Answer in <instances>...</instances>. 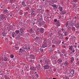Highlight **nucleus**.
I'll use <instances>...</instances> for the list:
<instances>
[{"label": "nucleus", "mask_w": 79, "mask_h": 79, "mask_svg": "<svg viewBox=\"0 0 79 79\" xmlns=\"http://www.w3.org/2000/svg\"><path fill=\"white\" fill-rule=\"evenodd\" d=\"M70 73H71V74H74V70L71 71Z\"/></svg>", "instance_id": "cd10ccee"}, {"label": "nucleus", "mask_w": 79, "mask_h": 79, "mask_svg": "<svg viewBox=\"0 0 79 79\" xmlns=\"http://www.w3.org/2000/svg\"><path fill=\"white\" fill-rule=\"evenodd\" d=\"M28 61H30V62H31V63H35V61H33L32 60H31V57L29 58L28 59Z\"/></svg>", "instance_id": "9d476101"}, {"label": "nucleus", "mask_w": 79, "mask_h": 79, "mask_svg": "<svg viewBox=\"0 0 79 79\" xmlns=\"http://www.w3.org/2000/svg\"><path fill=\"white\" fill-rule=\"evenodd\" d=\"M19 53H22V49H20V50L19 51Z\"/></svg>", "instance_id": "c9c22d12"}, {"label": "nucleus", "mask_w": 79, "mask_h": 79, "mask_svg": "<svg viewBox=\"0 0 79 79\" xmlns=\"http://www.w3.org/2000/svg\"><path fill=\"white\" fill-rule=\"evenodd\" d=\"M50 68V66L49 65L46 64L45 66H44V69H48L49 68Z\"/></svg>", "instance_id": "0eeeda50"}, {"label": "nucleus", "mask_w": 79, "mask_h": 79, "mask_svg": "<svg viewBox=\"0 0 79 79\" xmlns=\"http://www.w3.org/2000/svg\"><path fill=\"white\" fill-rule=\"evenodd\" d=\"M13 26H16V25L15 23H14V24H13Z\"/></svg>", "instance_id": "13d9d810"}, {"label": "nucleus", "mask_w": 79, "mask_h": 79, "mask_svg": "<svg viewBox=\"0 0 79 79\" xmlns=\"http://www.w3.org/2000/svg\"><path fill=\"white\" fill-rule=\"evenodd\" d=\"M40 51H41V52H44V49L41 48L40 49Z\"/></svg>", "instance_id": "f704fd0d"}, {"label": "nucleus", "mask_w": 79, "mask_h": 79, "mask_svg": "<svg viewBox=\"0 0 79 79\" xmlns=\"http://www.w3.org/2000/svg\"><path fill=\"white\" fill-rule=\"evenodd\" d=\"M57 52L58 53H59V54H60V53H61V52H60V50H58Z\"/></svg>", "instance_id": "ea45409f"}, {"label": "nucleus", "mask_w": 79, "mask_h": 79, "mask_svg": "<svg viewBox=\"0 0 79 79\" xmlns=\"http://www.w3.org/2000/svg\"><path fill=\"white\" fill-rule=\"evenodd\" d=\"M20 37L19 36V35H18V39H20Z\"/></svg>", "instance_id": "6e6d98bb"}, {"label": "nucleus", "mask_w": 79, "mask_h": 79, "mask_svg": "<svg viewBox=\"0 0 79 79\" xmlns=\"http://www.w3.org/2000/svg\"><path fill=\"white\" fill-rule=\"evenodd\" d=\"M69 24V23L68 22H67L65 24V26H68V24Z\"/></svg>", "instance_id": "a19ab883"}, {"label": "nucleus", "mask_w": 79, "mask_h": 79, "mask_svg": "<svg viewBox=\"0 0 79 79\" xmlns=\"http://www.w3.org/2000/svg\"><path fill=\"white\" fill-rule=\"evenodd\" d=\"M51 6L53 7L54 10H57V6L56 5H52Z\"/></svg>", "instance_id": "20e7f679"}, {"label": "nucleus", "mask_w": 79, "mask_h": 79, "mask_svg": "<svg viewBox=\"0 0 79 79\" xmlns=\"http://www.w3.org/2000/svg\"><path fill=\"white\" fill-rule=\"evenodd\" d=\"M4 76L5 77V79H8V78L6 77V75H5Z\"/></svg>", "instance_id": "603ef678"}, {"label": "nucleus", "mask_w": 79, "mask_h": 79, "mask_svg": "<svg viewBox=\"0 0 79 79\" xmlns=\"http://www.w3.org/2000/svg\"><path fill=\"white\" fill-rule=\"evenodd\" d=\"M49 51L50 52H52V51H53V50L52 49H50L49 50Z\"/></svg>", "instance_id": "a18cd8bd"}, {"label": "nucleus", "mask_w": 79, "mask_h": 79, "mask_svg": "<svg viewBox=\"0 0 79 79\" xmlns=\"http://www.w3.org/2000/svg\"><path fill=\"white\" fill-rule=\"evenodd\" d=\"M61 31H62V32H64V29H63V28H62Z\"/></svg>", "instance_id": "3c124183"}, {"label": "nucleus", "mask_w": 79, "mask_h": 79, "mask_svg": "<svg viewBox=\"0 0 79 79\" xmlns=\"http://www.w3.org/2000/svg\"><path fill=\"white\" fill-rule=\"evenodd\" d=\"M73 1H74V2H77L78 0H73Z\"/></svg>", "instance_id": "49530a36"}, {"label": "nucleus", "mask_w": 79, "mask_h": 79, "mask_svg": "<svg viewBox=\"0 0 79 79\" xmlns=\"http://www.w3.org/2000/svg\"><path fill=\"white\" fill-rule=\"evenodd\" d=\"M12 37H13V38H15V36L13 35H12Z\"/></svg>", "instance_id": "e2e57ef3"}, {"label": "nucleus", "mask_w": 79, "mask_h": 79, "mask_svg": "<svg viewBox=\"0 0 79 79\" xmlns=\"http://www.w3.org/2000/svg\"><path fill=\"white\" fill-rule=\"evenodd\" d=\"M52 79H56V78H52Z\"/></svg>", "instance_id": "774afa93"}, {"label": "nucleus", "mask_w": 79, "mask_h": 79, "mask_svg": "<svg viewBox=\"0 0 79 79\" xmlns=\"http://www.w3.org/2000/svg\"><path fill=\"white\" fill-rule=\"evenodd\" d=\"M75 27H76L77 29H79V22L77 24L75 25Z\"/></svg>", "instance_id": "4468645a"}, {"label": "nucleus", "mask_w": 79, "mask_h": 79, "mask_svg": "<svg viewBox=\"0 0 79 79\" xmlns=\"http://www.w3.org/2000/svg\"><path fill=\"white\" fill-rule=\"evenodd\" d=\"M68 35V34L67 33H66V34H64V36H66Z\"/></svg>", "instance_id": "4d7b16f0"}, {"label": "nucleus", "mask_w": 79, "mask_h": 79, "mask_svg": "<svg viewBox=\"0 0 79 79\" xmlns=\"http://www.w3.org/2000/svg\"><path fill=\"white\" fill-rule=\"evenodd\" d=\"M10 58H13L14 57V56L13 54H11L10 56Z\"/></svg>", "instance_id": "473e14b6"}, {"label": "nucleus", "mask_w": 79, "mask_h": 79, "mask_svg": "<svg viewBox=\"0 0 79 79\" xmlns=\"http://www.w3.org/2000/svg\"><path fill=\"white\" fill-rule=\"evenodd\" d=\"M39 40L40 41L41 40V37H39Z\"/></svg>", "instance_id": "de8ad7c7"}, {"label": "nucleus", "mask_w": 79, "mask_h": 79, "mask_svg": "<svg viewBox=\"0 0 79 79\" xmlns=\"http://www.w3.org/2000/svg\"><path fill=\"white\" fill-rule=\"evenodd\" d=\"M1 19H4L5 18H6V15L5 14H1Z\"/></svg>", "instance_id": "f03ea898"}, {"label": "nucleus", "mask_w": 79, "mask_h": 79, "mask_svg": "<svg viewBox=\"0 0 79 79\" xmlns=\"http://www.w3.org/2000/svg\"><path fill=\"white\" fill-rule=\"evenodd\" d=\"M75 52V50H73V53H74Z\"/></svg>", "instance_id": "0e129e2a"}, {"label": "nucleus", "mask_w": 79, "mask_h": 79, "mask_svg": "<svg viewBox=\"0 0 79 79\" xmlns=\"http://www.w3.org/2000/svg\"><path fill=\"white\" fill-rule=\"evenodd\" d=\"M42 47L43 48H45V47H47V45L46 44L44 43L42 46Z\"/></svg>", "instance_id": "412c9836"}, {"label": "nucleus", "mask_w": 79, "mask_h": 79, "mask_svg": "<svg viewBox=\"0 0 79 79\" xmlns=\"http://www.w3.org/2000/svg\"><path fill=\"white\" fill-rule=\"evenodd\" d=\"M16 35V34L15 33V32H14L12 33V35H14L15 36Z\"/></svg>", "instance_id": "79ce46f5"}, {"label": "nucleus", "mask_w": 79, "mask_h": 79, "mask_svg": "<svg viewBox=\"0 0 79 79\" xmlns=\"http://www.w3.org/2000/svg\"><path fill=\"white\" fill-rule=\"evenodd\" d=\"M36 68H37L38 70H40V68H41L40 65V64H38L37 66L36 67Z\"/></svg>", "instance_id": "f8f14e48"}, {"label": "nucleus", "mask_w": 79, "mask_h": 79, "mask_svg": "<svg viewBox=\"0 0 79 79\" xmlns=\"http://www.w3.org/2000/svg\"><path fill=\"white\" fill-rule=\"evenodd\" d=\"M65 79H69V77H65Z\"/></svg>", "instance_id": "09e8293b"}, {"label": "nucleus", "mask_w": 79, "mask_h": 79, "mask_svg": "<svg viewBox=\"0 0 79 79\" xmlns=\"http://www.w3.org/2000/svg\"><path fill=\"white\" fill-rule=\"evenodd\" d=\"M15 32L16 34L18 35L19 34V30H16L15 31Z\"/></svg>", "instance_id": "4be33fe9"}, {"label": "nucleus", "mask_w": 79, "mask_h": 79, "mask_svg": "<svg viewBox=\"0 0 79 79\" xmlns=\"http://www.w3.org/2000/svg\"><path fill=\"white\" fill-rule=\"evenodd\" d=\"M15 48H16V50H18V49H19V47H16Z\"/></svg>", "instance_id": "8fccbe9b"}, {"label": "nucleus", "mask_w": 79, "mask_h": 79, "mask_svg": "<svg viewBox=\"0 0 79 79\" xmlns=\"http://www.w3.org/2000/svg\"><path fill=\"white\" fill-rule=\"evenodd\" d=\"M2 64V66L4 67V68H6V67H7V64H6V63H3Z\"/></svg>", "instance_id": "1a4fd4ad"}, {"label": "nucleus", "mask_w": 79, "mask_h": 79, "mask_svg": "<svg viewBox=\"0 0 79 79\" xmlns=\"http://www.w3.org/2000/svg\"><path fill=\"white\" fill-rule=\"evenodd\" d=\"M62 52H63V53H64V50L62 51Z\"/></svg>", "instance_id": "69168bd1"}, {"label": "nucleus", "mask_w": 79, "mask_h": 79, "mask_svg": "<svg viewBox=\"0 0 79 79\" xmlns=\"http://www.w3.org/2000/svg\"><path fill=\"white\" fill-rule=\"evenodd\" d=\"M26 49H27V50H29L30 49V48H26Z\"/></svg>", "instance_id": "5fc2aeb1"}, {"label": "nucleus", "mask_w": 79, "mask_h": 79, "mask_svg": "<svg viewBox=\"0 0 79 79\" xmlns=\"http://www.w3.org/2000/svg\"><path fill=\"white\" fill-rule=\"evenodd\" d=\"M59 8L60 10H63V7H62L60 6H59Z\"/></svg>", "instance_id": "c756f323"}, {"label": "nucleus", "mask_w": 79, "mask_h": 79, "mask_svg": "<svg viewBox=\"0 0 79 79\" xmlns=\"http://www.w3.org/2000/svg\"><path fill=\"white\" fill-rule=\"evenodd\" d=\"M35 74H37V72H35Z\"/></svg>", "instance_id": "052dcab7"}, {"label": "nucleus", "mask_w": 79, "mask_h": 79, "mask_svg": "<svg viewBox=\"0 0 79 79\" xmlns=\"http://www.w3.org/2000/svg\"><path fill=\"white\" fill-rule=\"evenodd\" d=\"M62 60L61 59H59L57 60L58 63H61V62H62Z\"/></svg>", "instance_id": "dca6fc26"}, {"label": "nucleus", "mask_w": 79, "mask_h": 79, "mask_svg": "<svg viewBox=\"0 0 79 79\" xmlns=\"http://www.w3.org/2000/svg\"><path fill=\"white\" fill-rule=\"evenodd\" d=\"M69 49L70 50H72V49H73V46L71 45L70 47L69 48Z\"/></svg>", "instance_id": "c85d7f7f"}, {"label": "nucleus", "mask_w": 79, "mask_h": 79, "mask_svg": "<svg viewBox=\"0 0 79 79\" xmlns=\"http://www.w3.org/2000/svg\"><path fill=\"white\" fill-rule=\"evenodd\" d=\"M74 58H73V57H71V62H72V63H73V61H74Z\"/></svg>", "instance_id": "a878e982"}, {"label": "nucleus", "mask_w": 79, "mask_h": 79, "mask_svg": "<svg viewBox=\"0 0 79 79\" xmlns=\"http://www.w3.org/2000/svg\"><path fill=\"white\" fill-rule=\"evenodd\" d=\"M58 36L60 37V38H63V34H61L60 32H58Z\"/></svg>", "instance_id": "7ed1b4c3"}, {"label": "nucleus", "mask_w": 79, "mask_h": 79, "mask_svg": "<svg viewBox=\"0 0 79 79\" xmlns=\"http://www.w3.org/2000/svg\"><path fill=\"white\" fill-rule=\"evenodd\" d=\"M7 11H8L7 10H3V13L4 14H6V13H7Z\"/></svg>", "instance_id": "b1692460"}, {"label": "nucleus", "mask_w": 79, "mask_h": 79, "mask_svg": "<svg viewBox=\"0 0 79 79\" xmlns=\"http://www.w3.org/2000/svg\"><path fill=\"white\" fill-rule=\"evenodd\" d=\"M54 21L55 22V23H56L57 22V19H55Z\"/></svg>", "instance_id": "37998d69"}, {"label": "nucleus", "mask_w": 79, "mask_h": 79, "mask_svg": "<svg viewBox=\"0 0 79 79\" xmlns=\"http://www.w3.org/2000/svg\"><path fill=\"white\" fill-rule=\"evenodd\" d=\"M44 61L45 62V64H50V60L47 58H44Z\"/></svg>", "instance_id": "f257e3e1"}, {"label": "nucleus", "mask_w": 79, "mask_h": 79, "mask_svg": "<svg viewBox=\"0 0 79 79\" xmlns=\"http://www.w3.org/2000/svg\"><path fill=\"white\" fill-rule=\"evenodd\" d=\"M2 35L4 36V37H5V36H6V33L4 32L2 34Z\"/></svg>", "instance_id": "2f4dec72"}, {"label": "nucleus", "mask_w": 79, "mask_h": 79, "mask_svg": "<svg viewBox=\"0 0 79 79\" xmlns=\"http://www.w3.org/2000/svg\"><path fill=\"white\" fill-rule=\"evenodd\" d=\"M39 37H36L35 38V40H39Z\"/></svg>", "instance_id": "4c0bfd02"}, {"label": "nucleus", "mask_w": 79, "mask_h": 79, "mask_svg": "<svg viewBox=\"0 0 79 79\" xmlns=\"http://www.w3.org/2000/svg\"><path fill=\"white\" fill-rule=\"evenodd\" d=\"M61 14H62L63 15H64V14H66V12H65V11L64 12L63 11H62L61 12Z\"/></svg>", "instance_id": "7c9ffc66"}, {"label": "nucleus", "mask_w": 79, "mask_h": 79, "mask_svg": "<svg viewBox=\"0 0 79 79\" xmlns=\"http://www.w3.org/2000/svg\"><path fill=\"white\" fill-rule=\"evenodd\" d=\"M29 3L30 4H31V5H32V0H30L29 2Z\"/></svg>", "instance_id": "393cba45"}, {"label": "nucleus", "mask_w": 79, "mask_h": 79, "mask_svg": "<svg viewBox=\"0 0 79 79\" xmlns=\"http://www.w3.org/2000/svg\"><path fill=\"white\" fill-rule=\"evenodd\" d=\"M51 2L52 4H53V3H56L57 2H55L53 0H51Z\"/></svg>", "instance_id": "bb28decb"}, {"label": "nucleus", "mask_w": 79, "mask_h": 79, "mask_svg": "<svg viewBox=\"0 0 79 79\" xmlns=\"http://www.w3.org/2000/svg\"><path fill=\"white\" fill-rule=\"evenodd\" d=\"M76 18H77V17H75V18L73 19V21H74V20H75V21H76Z\"/></svg>", "instance_id": "c03bdc74"}, {"label": "nucleus", "mask_w": 79, "mask_h": 79, "mask_svg": "<svg viewBox=\"0 0 79 79\" xmlns=\"http://www.w3.org/2000/svg\"><path fill=\"white\" fill-rule=\"evenodd\" d=\"M24 32H20V33L19 34V35H21V36H23L24 35Z\"/></svg>", "instance_id": "aec40b11"}, {"label": "nucleus", "mask_w": 79, "mask_h": 79, "mask_svg": "<svg viewBox=\"0 0 79 79\" xmlns=\"http://www.w3.org/2000/svg\"><path fill=\"white\" fill-rule=\"evenodd\" d=\"M68 64V61H66L64 63V66H67Z\"/></svg>", "instance_id": "6ab92c4d"}, {"label": "nucleus", "mask_w": 79, "mask_h": 79, "mask_svg": "<svg viewBox=\"0 0 79 79\" xmlns=\"http://www.w3.org/2000/svg\"><path fill=\"white\" fill-rule=\"evenodd\" d=\"M69 24L70 25V26H73V25L74 24V23H73V21H71L69 23Z\"/></svg>", "instance_id": "2eb2a0df"}, {"label": "nucleus", "mask_w": 79, "mask_h": 79, "mask_svg": "<svg viewBox=\"0 0 79 79\" xmlns=\"http://www.w3.org/2000/svg\"><path fill=\"white\" fill-rule=\"evenodd\" d=\"M57 24V27H59V26H61V24L60 23H58Z\"/></svg>", "instance_id": "e433bc0d"}, {"label": "nucleus", "mask_w": 79, "mask_h": 79, "mask_svg": "<svg viewBox=\"0 0 79 79\" xmlns=\"http://www.w3.org/2000/svg\"><path fill=\"white\" fill-rule=\"evenodd\" d=\"M3 60L5 61H8V59L6 57H4L3 58Z\"/></svg>", "instance_id": "ddd939ff"}, {"label": "nucleus", "mask_w": 79, "mask_h": 79, "mask_svg": "<svg viewBox=\"0 0 79 79\" xmlns=\"http://www.w3.org/2000/svg\"><path fill=\"white\" fill-rule=\"evenodd\" d=\"M38 77H39V74H36L35 75L34 77L32 78V79H37Z\"/></svg>", "instance_id": "39448f33"}, {"label": "nucleus", "mask_w": 79, "mask_h": 79, "mask_svg": "<svg viewBox=\"0 0 79 79\" xmlns=\"http://www.w3.org/2000/svg\"><path fill=\"white\" fill-rule=\"evenodd\" d=\"M29 56L30 57L31 59H35V56L33 54H31L29 55Z\"/></svg>", "instance_id": "6e6552de"}, {"label": "nucleus", "mask_w": 79, "mask_h": 79, "mask_svg": "<svg viewBox=\"0 0 79 79\" xmlns=\"http://www.w3.org/2000/svg\"><path fill=\"white\" fill-rule=\"evenodd\" d=\"M40 31L41 33H44V29L41 28L40 29Z\"/></svg>", "instance_id": "423d86ee"}, {"label": "nucleus", "mask_w": 79, "mask_h": 79, "mask_svg": "<svg viewBox=\"0 0 79 79\" xmlns=\"http://www.w3.org/2000/svg\"><path fill=\"white\" fill-rule=\"evenodd\" d=\"M22 5H23V6H27L26 4H25V2H24V1L22 2Z\"/></svg>", "instance_id": "f3484780"}, {"label": "nucleus", "mask_w": 79, "mask_h": 79, "mask_svg": "<svg viewBox=\"0 0 79 79\" xmlns=\"http://www.w3.org/2000/svg\"><path fill=\"white\" fill-rule=\"evenodd\" d=\"M59 18L60 19L61 18V16H60L59 17Z\"/></svg>", "instance_id": "680f3d73"}, {"label": "nucleus", "mask_w": 79, "mask_h": 79, "mask_svg": "<svg viewBox=\"0 0 79 79\" xmlns=\"http://www.w3.org/2000/svg\"><path fill=\"white\" fill-rule=\"evenodd\" d=\"M43 23H44V21L43 22H40L39 23V24L40 25H41V26H42L43 24Z\"/></svg>", "instance_id": "5701e85b"}, {"label": "nucleus", "mask_w": 79, "mask_h": 79, "mask_svg": "<svg viewBox=\"0 0 79 79\" xmlns=\"http://www.w3.org/2000/svg\"><path fill=\"white\" fill-rule=\"evenodd\" d=\"M60 20H58L57 21V22H56V24H59V23H60Z\"/></svg>", "instance_id": "58836bf2"}, {"label": "nucleus", "mask_w": 79, "mask_h": 79, "mask_svg": "<svg viewBox=\"0 0 79 79\" xmlns=\"http://www.w3.org/2000/svg\"><path fill=\"white\" fill-rule=\"evenodd\" d=\"M30 69L31 70L35 71L36 69V68L34 67L31 66L30 67Z\"/></svg>", "instance_id": "9b49d317"}, {"label": "nucleus", "mask_w": 79, "mask_h": 79, "mask_svg": "<svg viewBox=\"0 0 79 79\" xmlns=\"http://www.w3.org/2000/svg\"><path fill=\"white\" fill-rule=\"evenodd\" d=\"M65 39H66V40H68V37H66L65 38Z\"/></svg>", "instance_id": "bf43d9fd"}, {"label": "nucleus", "mask_w": 79, "mask_h": 79, "mask_svg": "<svg viewBox=\"0 0 79 79\" xmlns=\"http://www.w3.org/2000/svg\"><path fill=\"white\" fill-rule=\"evenodd\" d=\"M32 31H32V29H30V30L29 32H30V33H32Z\"/></svg>", "instance_id": "72a5a7b5"}, {"label": "nucleus", "mask_w": 79, "mask_h": 79, "mask_svg": "<svg viewBox=\"0 0 79 79\" xmlns=\"http://www.w3.org/2000/svg\"><path fill=\"white\" fill-rule=\"evenodd\" d=\"M40 63H42V60H40Z\"/></svg>", "instance_id": "864d4df0"}, {"label": "nucleus", "mask_w": 79, "mask_h": 79, "mask_svg": "<svg viewBox=\"0 0 79 79\" xmlns=\"http://www.w3.org/2000/svg\"><path fill=\"white\" fill-rule=\"evenodd\" d=\"M76 4L74 5H73L74 7H76Z\"/></svg>", "instance_id": "338daca9"}, {"label": "nucleus", "mask_w": 79, "mask_h": 79, "mask_svg": "<svg viewBox=\"0 0 79 79\" xmlns=\"http://www.w3.org/2000/svg\"><path fill=\"white\" fill-rule=\"evenodd\" d=\"M19 31H20V32H24V29L23 28H21L20 29Z\"/></svg>", "instance_id": "a211bd4d"}]
</instances>
